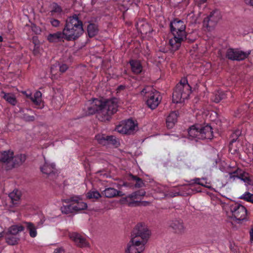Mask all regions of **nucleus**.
<instances>
[{"label": "nucleus", "mask_w": 253, "mask_h": 253, "mask_svg": "<svg viewBox=\"0 0 253 253\" xmlns=\"http://www.w3.org/2000/svg\"><path fill=\"white\" fill-rule=\"evenodd\" d=\"M118 104L116 99L105 100L94 98L90 107H88V113L90 115L98 113V120L101 122L109 121L111 116L117 112Z\"/></svg>", "instance_id": "obj_1"}, {"label": "nucleus", "mask_w": 253, "mask_h": 253, "mask_svg": "<svg viewBox=\"0 0 253 253\" xmlns=\"http://www.w3.org/2000/svg\"><path fill=\"white\" fill-rule=\"evenodd\" d=\"M150 236V231L142 223L137 224L131 233V241L127 245L125 253H141L145 249Z\"/></svg>", "instance_id": "obj_2"}, {"label": "nucleus", "mask_w": 253, "mask_h": 253, "mask_svg": "<svg viewBox=\"0 0 253 253\" xmlns=\"http://www.w3.org/2000/svg\"><path fill=\"white\" fill-rule=\"evenodd\" d=\"M170 28L173 37L169 40V44L172 51L177 50L182 42L186 38V25L183 20L175 18L170 22Z\"/></svg>", "instance_id": "obj_3"}, {"label": "nucleus", "mask_w": 253, "mask_h": 253, "mask_svg": "<svg viewBox=\"0 0 253 253\" xmlns=\"http://www.w3.org/2000/svg\"><path fill=\"white\" fill-rule=\"evenodd\" d=\"M63 31L67 41H74L78 39L84 33L83 23L78 14H74L68 17Z\"/></svg>", "instance_id": "obj_4"}, {"label": "nucleus", "mask_w": 253, "mask_h": 253, "mask_svg": "<svg viewBox=\"0 0 253 253\" xmlns=\"http://www.w3.org/2000/svg\"><path fill=\"white\" fill-rule=\"evenodd\" d=\"M191 93V87L186 78H182L174 88L172 93L174 103H181L188 98Z\"/></svg>", "instance_id": "obj_5"}, {"label": "nucleus", "mask_w": 253, "mask_h": 253, "mask_svg": "<svg viewBox=\"0 0 253 253\" xmlns=\"http://www.w3.org/2000/svg\"><path fill=\"white\" fill-rule=\"evenodd\" d=\"M211 126L196 125L192 126L188 131L190 139H211L213 138V131Z\"/></svg>", "instance_id": "obj_6"}, {"label": "nucleus", "mask_w": 253, "mask_h": 253, "mask_svg": "<svg viewBox=\"0 0 253 253\" xmlns=\"http://www.w3.org/2000/svg\"><path fill=\"white\" fill-rule=\"evenodd\" d=\"M146 100V104L149 108L153 110L160 104L162 100L160 93L152 86L145 87L140 92Z\"/></svg>", "instance_id": "obj_7"}, {"label": "nucleus", "mask_w": 253, "mask_h": 253, "mask_svg": "<svg viewBox=\"0 0 253 253\" xmlns=\"http://www.w3.org/2000/svg\"><path fill=\"white\" fill-rule=\"evenodd\" d=\"M230 210L232 216L236 220L241 221L247 219V210L243 205L238 203H233L230 205Z\"/></svg>", "instance_id": "obj_8"}, {"label": "nucleus", "mask_w": 253, "mask_h": 253, "mask_svg": "<svg viewBox=\"0 0 253 253\" xmlns=\"http://www.w3.org/2000/svg\"><path fill=\"white\" fill-rule=\"evenodd\" d=\"M250 52H244L238 48H228L226 52V57L232 61H242L248 58Z\"/></svg>", "instance_id": "obj_9"}, {"label": "nucleus", "mask_w": 253, "mask_h": 253, "mask_svg": "<svg viewBox=\"0 0 253 253\" xmlns=\"http://www.w3.org/2000/svg\"><path fill=\"white\" fill-rule=\"evenodd\" d=\"M221 18L220 12L217 9L212 11L209 16L205 18L203 25L207 28H213Z\"/></svg>", "instance_id": "obj_10"}, {"label": "nucleus", "mask_w": 253, "mask_h": 253, "mask_svg": "<svg viewBox=\"0 0 253 253\" xmlns=\"http://www.w3.org/2000/svg\"><path fill=\"white\" fill-rule=\"evenodd\" d=\"M198 186L205 187L210 189L211 188L210 182L207 181V178L206 177L195 178L189 181V186L192 191L196 192H202V188Z\"/></svg>", "instance_id": "obj_11"}, {"label": "nucleus", "mask_w": 253, "mask_h": 253, "mask_svg": "<svg viewBox=\"0 0 253 253\" xmlns=\"http://www.w3.org/2000/svg\"><path fill=\"white\" fill-rule=\"evenodd\" d=\"M136 124L132 119H128L122 122L116 127V130L121 133L131 134L133 133Z\"/></svg>", "instance_id": "obj_12"}, {"label": "nucleus", "mask_w": 253, "mask_h": 253, "mask_svg": "<svg viewBox=\"0 0 253 253\" xmlns=\"http://www.w3.org/2000/svg\"><path fill=\"white\" fill-rule=\"evenodd\" d=\"M44 164L43 166L41 167V170L43 174L46 175L50 180H53L57 176V170L55 168L54 164H49L44 159Z\"/></svg>", "instance_id": "obj_13"}, {"label": "nucleus", "mask_w": 253, "mask_h": 253, "mask_svg": "<svg viewBox=\"0 0 253 253\" xmlns=\"http://www.w3.org/2000/svg\"><path fill=\"white\" fill-rule=\"evenodd\" d=\"M95 137L97 142L103 145L111 144L117 146L119 144L118 139L113 135L108 136L104 134H98Z\"/></svg>", "instance_id": "obj_14"}, {"label": "nucleus", "mask_w": 253, "mask_h": 253, "mask_svg": "<svg viewBox=\"0 0 253 253\" xmlns=\"http://www.w3.org/2000/svg\"><path fill=\"white\" fill-rule=\"evenodd\" d=\"M62 201L65 203L73 202L76 212L85 210L87 207L86 203L83 202L79 196H74Z\"/></svg>", "instance_id": "obj_15"}, {"label": "nucleus", "mask_w": 253, "mask_h": 253, "mask_svg": "<svg viewBox=\"0 0 253 253\" xmlns=\"http://www.w3.org/2000/svg\"><path fill=\"white\" fill-rule=\"evenodd\" d=\"M22 93L27 98L30 99L37 108H41L40 106L42 103V94L41 91H37L33 95L31 93H27L26 91H23Z\"/></svg>", "instance_id": "obj_16"}, {"label": "nucleus", "mask_w": 253, "mask_h": 253, "mask_svg": "<svg viewBox=\"0 0 253 253\" xmlns=\"http://www.w3.org/2000/svg\"><path fill=\"white\" fill-rule=\"evenodd\" d=\"M13 152L10 150L0 152V163L6 166V169L9 170V166L12 160Z\"/></svg>", "instance_id": "obj_17"}, {"label": "nucleus", "mask_w": 253, "mask_h": 253, "mask_svg": "<svg viewBox=\"0 0 253 253\" xmlns=\"http://www.w3.org/2000/svg\"><path fill=\"white\" fill-rule=\"evenodd\" d=\"M169 226L177 234H182L185 231L183 220L180 219H175L169 222Z\"/></svg>", "instance_id": "obj_18"}, {"label": "nucleus", "mask_w": 253, "mask_h": 253, "mask_svg": "<svg viewBox=\"0 0 253 253\" xmlns=\"http://www.w3.org/2000/svg\"><path fill=\"white\" fill-rule=\"evenodd\" d=\"M69 237L78 246L80 247H86L88 246V243L86 241V239L82 235L76 232L70 233Z\"/></svg>", "instance_id": "obj_19"}, {"label": "nucleus", "mask_w": 253, "mask_h": 253, "mask_svg": "<svg viewBox=\"0 0 253 253\" xmlns=\"http://www.w3.org/2000/svg\"><path fill=\"white\" fill-rule=\"evenodd\" d=\"M65 36L63 31H58L54 33L49 34L47 37V41L51 43H57L64 41Z\"/></svg>", "instance_id": "obj_20"}, {"label": "nucleus", "mask_w": 253, "mask_h": 253, "mask_svg": "<svg viewBox=\"0 0 253 253\" xmlns=\"http://www.w3.org/2000/svg\"><path fill=\"white\" fill-rule=\"evenodd\" d=\"M131 72L135 75H139L143 71V66L140 61L130 59L129 61Z\"/></svg>", "instance_id": "obj_21"}, {"label": "nucleus", "mask_w": 253, "mask_h": 253, "mask_svg": "<svg viewBox=\"0 0 253 253\" xmlns=\"http://www.w3.org/2000/svg\"><path fill=\"white\" fill-rule=\"evenodd\" d=\"M253 109V101L249 104H245L241 106L235 112V117L240 118L247 112H251Z\"/></svg>", "instance_id": "obj_22"}, {"label": "nucleus", "mask_w": 253, "mask_h": 253, "mask_svg": "<svg viewBox=\"0 0 253 253\" xmlns=\"http://www.w3.org/2000/svg\"><path fill=\"white\" fill-rule=\"evenodd\" d=\"M178 115V111H172L169 113L166 119V125L168 128H171L174 126Z\"/></svg>", "instance_id": "obj_23"}, {"label": "nucleus", "mask_w": 253, "mask_h": 253, "mask_svg": "<svg viewBox=\"0 0 253 253\" xmlns=\"http://www.w3.org/2000/svg\"><path fill=\"white\" fill-rule=\"evenodd\" d=\"M0 96L12 106H15L17 103L16 98L13 93H6L2 90L0 92Z\"/></svg>", "instance_id": "obj_24"}, {"label": "nucleus", "mask_w": 253, "mask_h": 253, "mask_svg": "<svg viewBox=\"0 0 253 253\" xmlns=\"http://www.w3.org/2000/svg\"><path fill=\"white\" fill-rule=\"evenodd\" d=\"M26 160V156L24 154L17 155L15 156L13 155L12 160L10 163L8 169H10L16 166L22 164Z\"/></svg>", "instance_id": "obj_25"}, {"label": "nucleus", "mask_w": 253, "mask_h": 253, "mask_svg": "<svg viewBox=\"0 0 253 253\" xmlns=\"http://www.w3.org/2000/svg\"><path fill=\"white\" fill-rule=\"evenodd\" d=\"M121 193L120 191H118L115 188L108 187L105 188L102 194L107 198H111L116 196H122L123 195Z\"/></svg>", "instance_id": "obj_26"}, {"label": "nucleus", "mask_w": 253, "mask_h": 253, "mask_svg": "<svg viewBox=\"0 0 253 253\" xmlns=\"http://www.w3.org/2000/svg\"><path fill=\"white\" fill-rule=\"evenodd\" d=\"M99 32L98 25L89 22L87 27V33L89 38H92L96 36Z\"/></svg>", "instance_id": "obj_27"}, {"label": "nucleus", "mask_w": 253, "mask_h": 253, "mask_svg": "<svg viewBox=\"0 0 253 253\" xmlns=\"http://www.w3.org/2000/svg\"><path fill=\"white\" fill-rule=\"evenodd\" d=\"M24 224L25 228H26L29 231L30 237L32 238L36 237L37 235V227L35 226L34 224L31 222H25Z\"/></svg>", "instance_id": "obj_28"}, {"label": "nucleus", "mask_w": 253, "mask_h": 253, "mask_svg": "<svg viewBox=\"0 0 253 253\" xmlns=\"http://www.w3.org/2000/svg\"><path fill=\"white\" fill-rule=\"evenodd\" d=\"M50 10L49 14L51 16L59 15L62 12V9L57 3L53 2L50 5Z\"/></svg>", "instance_id": "obj_29"}, {"label": "nucleus", "mask_w": 253, "mask_h": 253, "mask_svg": "<svg viewBox=\"0 0 253 253\" xmlns=\"http://www.w3.org/2000/svg\"><path fill=\"white\" fill-rule=\"evenodd\" d=\"M24 229L25 227L24 225H13L8 228V230L7 233H9L12 235H16L18 233L24 231Z\"/></svg>", "instance_id": "obj_30"}, {"label": "nucleus", "mask_w": 253, "mask_h": 253, "mask_svg": "<svg viewBox=\"0 0 253 253\" xmlns=\"http://www.w3.org/2000/svg\"><path fill=\"white\" fill-rule=\"evenodd\" d=\"M67 204L68 205H63V207H61L62 212H64L66 214L75 212L76 211L73 202H70Z\"/></svg>", "instance_id": "obj_31"}, {"label": "nucleus", "mask_w": 253, "mask_h": 253, "mask_svg": "<svg viewBox=\"0 0 253 253\" xmlns=\"http://www.w3.org/2000/svg\"><path fill=\"white\" fill-rule=\"evenodd\" d=\"M226 97L225 93L219 90L212 97V100L215 103H218Z\"/></svg>", "instance_id": "obj_32"}, {"label": "nucleus", "mask_w": 253, "mask_h": 253, "mask_svg": "<svg viewBox=\"0 0 253 253\" xmlns=\"http://www.w3.org/2000/svg\"><path fill=\"white\" fill-rule=\"evenodd\" d=\"M241 133V132L239 129L235 130L234 132L232 133L231 135L232 139H231L229 144V149L230 152L232 151L233 143L237 141Z\"/></svg>", "instance_id": "obj_33"}, {"label": "nucleus", "mask_w": 253, "mask_h": 253, "mask_svg": "<svg viewBox=\"0 0 253 253\" xmlns=\"http://www.w3.org/2000/svg\"><path fill=\"white\" fill-rule=\"evenodd\" d=\"M240 178L239 179H241L243 180L245 183L250 184L252 185L253 184L252 179L251 177L248 176V174L244 172L241 169V172L239 173Z\"/></svg>", "instance_id": "obj_34"}, {"label": "nucleus", "mask_w": 253, "mask_h": 253, "mask_svg": "<svg viewBox=\"0 0 253 253\" xmlns=\"http://www.w3.org/2000/svg\"><path fill=\"white\" fill-rule=\"evenodd\" d=\"M20 193L17 190H14L9 194V197L11 199V202L13 205L17 204V202L20 199Z\"/></svg>", "instance_id": "obj_35"}, {"label": "nucleus", "mask_w": 253, "mask_h": 253, "mask_svg": "<svg viewBox=\"0 0 253 253\" xmlns=\"http://www.w3.org/2000/svg\"><path fill=\"white\" fill-rule=\"evenodd\" d=\"M130 178L136 182L135 184V186L136 188H140L142 187L144 185V182L142 179L138 177L136 175H134L132 174L129 175Z\"/></svg>", "instance_id": "obj_36"}, {"label": "nucleus", "mask_w": 253, "mask_h": 253, "mask_svg": "<svg viewBox=\"0 0 253 253\" xmlns=\"http://www.w3.org/2000/svg\"><path fill=\"white\" fill-rule=\"evenodd\" d=\"M6 242L9 245H15L18 243L19 238L15 235H10L5 238Z\"/></svg>", "instance_id": "obj_37"}, {"label": "nucleus", "mask_w": 253, "mask_h": 253, "mask_svg": "<svg viewBox=\"0 0 253 253\" xmlns=\"http://www.w3.org/2000/svg\"><path fill=\"white\" fill-rule=\"evenodd\" d=\"M241 172V169H237L236 170L229 173V179L230 181H235L236 179H239V173Z\"/></svg>", "instance_id": "obj_38"}, {"label": "nucleus", "mask_w": 253, "mask_h": 253, "mask_svg": "<svg viewBox=\"0 0 253 253\" xmlns=\"http://www.w3.org/2000/svg\"><path fill=\"white\" fill-rule=\"evenodd\" d=\"M145 192L143 190H138L130 194L128 197L131 200L139 199L140 197L144 196Z\"/></svg>", "instance_id": "obj_39"}, {"label": "nucleus", "mask_w": 253, "mask_h": 253, "mask_svg": "<svg viewBox=\"0 0 253 253\" xmlns=\"http://www.w3.org/2000/svg\"><path fill=\"white\" fill-rule=\"evenodd\" d=\"M86 197L89 199H98L101 197V194L97 191H90L86 194Z\"/></svg>", "instance_id": "obj_40"}, {"label": "nucleus", "mask_w": 253, "mask_h": 253, "mask_svg": "<svg viewBox=\"0 0 253 253\" xmlns=\"http://www.w3.org/2000/svg\"><path fill=\"white\" fill-rule=\"evenodd\" d=\"M240 198L247 202L253 203V194H251L249 192L245 193L244 194L241 196Z\"/></svg>", "instance_id": "obj_41"}, {"label": "nucleus", "mask_w": 253, "mask_h": 253, "mask_svg": "<svg viewBox=\"0 0 253 253\" xmlns=\"http://www.w3.org/2000/svg\"><path fill=\"white\" fill-rule=\"evenodd\" d=\"M49 22L51 25L54 27H58L60 24V21L53 17H49L48 18Z\"/></svg>", "instance_id": "obj_42"}, {"label": "nucleus", "mask_w": 253, "mask_h": 253, "mask_svg": "<svg viewBox=\"0 0 253 253\" xmlns=\"http://www.w3.org/2000/svg\"><path fill=\"white\" fill-rule=\"evenodd\" d=\"M23 119L27 122H33L35 120V117L34 116H30L27 114H24Z\"/></svg>", "instance_id": "obj_43"}, {"label": "nucleus", "mask_w": 253, "mask_h": 253, "mask_svg": "<svg viewBox=\"0 0 253 253\" xmlns=\"http://www.w3.org/2000/svg\"><path fill=\"white\" fill-rule=\"evenodd\" d=\"M68 66L65 64H63L59 66L60 71L62 73L65 72L68 69Z\"/></svg>", "instance_id": "obj_44"}, {"label": "nucleus", "mask_w": 253, "mask_h": 253, "mask_svg": "<svg viewBox=\"0 0 253 253\" xmlns=\"http://www.w3.org/2000/svg\"><path fill=\"white\" fill-rule=\"evenodd\" d=\"M249 235L250 242L252 243H253V225L251 226V228L249 230Z\"/></svg>", "instance_id": "obj_45"}, {"label": "nucleus", "mask_w": 253, "mask_h": 253, "mask_svg": "<svg viewBox=\"0 0 253 253\" xmlns=\"http://www.w3.org/2000/svg\"><path fill=\"white\" fill-rule=\"evenodd\" d=\"M53 253H65V251L62 248H58L54 250Z\"/></svg>", "instance_id": "obj_46"}, {"label": "nucleus", "mask_w": 253, "mask_h": 253, "mask_svg": "<svg viewBox=\"0 0 253 253\" xmlns=\"http://www.w3.org/2000/svg\"><path fill=\"white\" fill-rule=\"evenodd\" d=\"M207 0H196L195 2L197 4L198 6H200V5L205 3Z\"/></svg>", "instance_id": "obj_47"}, {"label": "nucleus", "mask_w": 253, "mask_h": 253, "mask_svg": "<svg viewBox=\"0 0 253 253\" xmlns=\"http://www.w3.org/2000/svg\"><path fill=\"white\" fill-rule=\"evenodd\" d=\"M6 235H7V233H6L4 231L0 232V241H1L3 237Z\"/></svg>", "instance_id": "obj_48"}, {"label": "nucleus", "mask_w": 253, "mask_h": 253, "mask_svg": "<svg viewBox=\"0 0 253 253\" xmlns=\"http://www.w3.org/2000/svg\"><path fill=\"white\" fill-rule=\"evenodd\" d=\"M246 3L253 6V0H244Z\"/></svg>", "instance_id": "obj_49"}, {"label": "nucleus", "mask_w": 253, "mask_h": 253, "mask_svg": "<svg viewBox=\"0 0 253 253\" xmlns=\"http://www.w3.org/2000/svg\"><path fill=\"white\" fill-rule=\"evenodd\" d=\"M125 88V86L123 85H120L118 87V90H124Z\"/></svg>", "instance_id": "obj_50"}, {"label": "nucleus", "mask_w": 253, "mask_h": 253, "mask_svg": "<svg viewBox=\"0 0 253 253\" xmlns=\"http://www.w3.org/2000/svg\"><path fill=\"white\" fill-rule=\"evenodd\" d=\"M3 42V38L2 36H0V42Z\"/></svg>", "instance_id": "obj_51"}, {"label": "nucleus", "mask_w": 253, "mask_h": 253, "mask_svg": "<svg viewBox=\"0 0 253 253\" xmlns=\"http://www.w3.org/2000/svg\"><path fill=\"white\" fill-rule=\"evenodd\" d=\"M51 72H52V67L51 68Z\"/></svg>", "instance_id": "obj_52"}, {"label": "nucleus", "mask_w": 253, "mask_h": 253, "mask_svg": "<svg viewBox=\"0 0 253 253\" xmlns=\"http://www.w3.org/2000/svg\"><path fill=\"white\" fill-rule=\"evenodd\" d=\"M236 151V149L233 150V152H235Z\"/></svg>", "instance_id": "obj_53"}, {"label": "nucleus", "mask_w": 253, "mask_h": 253, "mask_svg": "<svg viewBox=\"0 0 253 253\" xmlns=\"http://www.w3.org/2000/svg\"><path fill=\"white\" fill-rule=\"evenodd\" d=\"M187 193L189 194L190 193V192H188Z\"/></svg>", "instance_id": "obj_54"}]
</instances>
